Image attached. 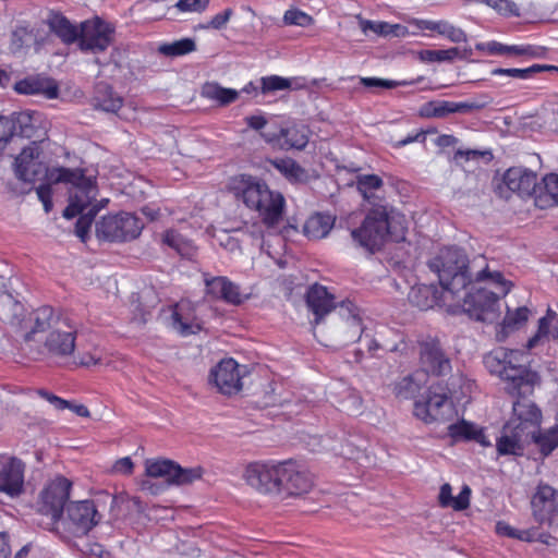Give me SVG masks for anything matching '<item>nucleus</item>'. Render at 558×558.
<instances>
[{
    "mask_svg": "<svg viewBox=\"0 0 558 558\" xmlns=\"http://www.w3.org/2000/svg\"><path fill=\"white\" fill-rule=\"evenodd\" d=\"M524 353L520 350L497 348L484 356L487 369L498 375L506 384V391L517 400L513 402L512 415L502 428L496 441L498 456H522L524 442L530 441L536 427L542 423V411L526 397L534 392L539 384V375L525 367L522 362Z\"/></svg>",
    "mask_w": 558,
    "mask_h": 558,
    "instance_id": "1",
    "label": "nucleus"
},
{
    "mask_svg": "<svg viewBox=\"0 0 558 558\" xmlns=\"http://www.w3.org/2000/svg\"><path fill=\"white\" fill-rule=\"evenodd\" d=\"M383 184V179L377 174L357 178V189L372 207L361 226L351 230V238L355 245L369 254L380 251L387 240L396 243L404 241L408 232L404 216L395 214L391 206L373 194Z\"/></svg>",
    "mask_w": 558,
    "mask_h": 558,
    "instance_id": "2",
    "label": "nucleus"
},
{
    "mask_svg": "<svg viewBox=\"0 0 558 558\" xmlns=\"http://www.w3.org/2000/svg\"><path fill=\"white\" fill-rule=\"evenodd\" d=\"M227 190L246 208L257 213L267 228H274L282 220L286 199L280 192L272 191L262 178L248 173L232 175Z\"/></svg>",
    "mask_w": 558,
    "mask_h": 558,
    "instance_id": "3",
    "label": "nucleus"
},
{
    "mask_svg": "<svg viewBox=\"0 0 558 558\" xmlns=\"http://www.w3.org/2000/svg\"><path fill=\"white\" fill-rule=\"evenodd\" d=\"M463 298L462 312L470 318L494 323L500 316L499 296L507 295L513 283L505 279L502 272L490 270L488 266L478 271Z\"/></svg>",
    "mask_w": 558,
    "mask_h": 558,
    "instance_id": "4",
    "label": "nucleus"
},
{
    "mask_svg": "<svg viewBox=\"0 0 558 558\" xmlns=\"http://www.w3.org/2000/svg\"><path fill=\"white\" fill-rule=\"evenodd\" d=\"M429 269L438 276L442 290L454 296L472 283L469 268V257L464 250L457 246H446L428 260Z\"/></svg>",
    "mask_w": 558,
    "mask_h": 558,
    "instance_id": "5",
    "label": "nucleus"
},
{
    "mask_svg": "<svg viewBox=\"0 0 558 558\" xmlns=\"http://www.w3.org/2000/svg\"><path fill=\"white\" fill-rule=\"evenodd\" d=\"M50 181L53 183H70L69 204L63 210V217L72 219L84 211L96 198L98 190L96 182L85 175L83 169H70L57 167L51 174Z\"/></svg>",
    "mask_w": 558,
    "mask_h": 558,
    "instance_id": "6",
    "label": "nucleus"
},
{
    "mask_svg": "<svg viewBox=\"0 0 558 558\" xmlns=\"http://www.w3.org/2000/svg\"><path fill=\"white\" fill-rule=\"evenodd\" d=\"M99 514L93 500L70 502L65 508V515H61L54 530L66 541L83 537L98 523Z\"/></svg>",
    "mask_w": 558,
    "mask_h": 558,
    "instance_id": "7",
    "label": "nucleus"
},
{
    "mask_svg": "<svg viewBox=\"0 0 558 558\" xmlns=\"http://www.w3.org/2000/svg\"><path fill=\"white\" fill-rule=\"evenodd\" d=\"M413 414L426 424L452 420L457 412L448 387L440 384L429 386L425 400L415 401Z\"/></svg>",
    "mask_w": 558,
    "mask_h": 558,
    "instance_id": "8",
    "label": "nucleus"
},
{
    "mask_svg": "<svg viewBox=\"0 0 558 558\" xmlns=\"http://www.w3.org/2000/svg\"><path fill=\"white\" fill-rule=\"evenodd\" d=\"M536 172L524 167H510L494 181V192L505 201L513 196L521 199L531 198L536 187Z\"/></svg>",
    "mask_w": 558,
    "mask_h": 558,
    "instance_id": "9",
    "label": "nucleus"
},
{
    "mask_svg": "<svg viewBox=\"0 0 558 558\" xmlns=\"http://www.w3.org/2000/svg\"><path fill=\"white\" fill-rule=\"evenodd\" d=\"M142 229L141 219L129 213L105 216L96 225L97 236L109 242L134 240L141 234Z\"/></svg>",
    "mask_w": 558,
    "mask_h": 558,
    "instance_id": "10",
    "label": "nucleus"
},
{
    "mask_svg": "<svg viewBox=\"0 0 558 558\" xmlns=\"http://www.w3.org/2000/svg\"><path fill=\"white\" fill-rule=\"evenodd\" d=\"M279 477L277 495L290 497L302 496L311 492L314 480L311 472L300 462L293 459L279 461Z\"/></svg>",
    "mask_w": 558,
    "mask_h": 558,
    "instance_id": "11",
    "label": "nucleus"
},
{
    "mask_svg": "<svg viewBox=\"0 0 558 558\" xmlns=\"http://www.w3.org/2000/svg\"><path fill=\"white\" fill-rule=\"evenodd\" d=\"M114 33V26L99 16L86 20L80 25L78 48L84 52H104L113 43Z\"/></svg>",
    "mask_w": 558,
    "mask_h": 558,
    "instance_id": "12",
    "label": "nucleus"
},
{
    "mask_svg": "<svg viewBox=\"0 0 558 558\" xmlns=\"http://www.w3.org/2000/svg\"><path fill=\"white\" fill-rule=\"evenodd\" d=\"M417 343L420 365L424 373L440 377L451 372V361L442 349L439 338L427 335L418 339Z\"/></svg>",
    "mask_w": 558,
    "mask_h": 558,
    "instance_id": "13",
    "label": "nucleus"
},
{
    "mask_svg": "<svg viewBox=\"0 0 558 558\" xmlns=\"http://www.w3.org/2000/svg\"><path fill=\"white\" fill-rule=\"evenodd\" d=\"M72 482L64 476H57L40 493L39 512L51 518L52 525L63 514L65 502L70 498Z\"/></svg>",
    "mask_w": 558,
    "mask_h": 558,
    "instance_id": "14",
    "label": "nucleus"
},
{
    "mask_svg": "<svg viewBox=\"0 0 558 558\" xmlns=\"http://www.w3.org/2000/svg\"><path fill=\"white\" fill-rule=\"evenodd\" d=\"M41 149L34 140L32 144L22 149L15 158V174L19 180L34 183L41 178H46L49 182L50 174L56 168H48L40 159Z\"/></svg>",
    "mask_w": 558,
    "mask_h": 558,
    "instance_id": "15",
    "label": "nucleus"
},
{
    "mask_svg": "<svg viewBox=\"0 0 558 558\" xmlns=\"http://www.w3.org/2000/svg\"><path fill=\"white\" fill-rule=\"evenodd\" d=\"M279 461H255L246 465L243 478L247 485L264 495H277Z\"/></svg>",
    "mask_w": 558,
    "mask_h": 558,
    "instance_id": "16",
    "label": "nucleus"
},
{
    "mask_svg": "<svg viewBox=\"0 0 558 558\" xmlns=\"http://www.w3.org/2000/svg\"><path fill=\"white\" fill-rule=\"evenodd\" d=\"M146 474L150 477H165L170 484L187 485L202 478V466L182 468L169 459H157L146 462Z\"/></svg>",
    "mask_w": 558,
    "mask_h": 558,
    "instance_id": "17",
    "label": "nucleus"
},
{
    "mask_svg": "<svg viewBox=\"0 0 558 558\" xmlns=\"http://www.w3.org/2000/svg\"><path fill=\"white\" fill-rule=\"evenodd\" d=\"M25 463L17 457L0 453V493L17 498L24 493Z\"/></svg>",
    "mask_w": 558,
    "mask_h": 558,
    "instance_id": "18",
    "label": "nucleus"
},
{
    "mask_svg": "<svg viewBox=\"0 0 558 558\" xmlns=\"http://www.w3.org/2000/svg\"><path fill=\"white\" fill-rule=\"evenodd\" d=\"M209 379L221 393L235 395L242 389L241 366L234 359H223L210 371Z\"/></svg>",
    "mask_w": 558,
    "mask_h": 558,
    "instance_id": "19",
    "label": "nucleus"
},
{
    "mask_svg": "<svg viewBox=\"0 0 558 558\" xmlns=\"http://www.w3.org/2000/svg\"><path fill=\"white\" fill-rule=\"evenodd\" d=\"M68 317L50 305H43L32 311L28 317L29 330L25 333V341H33L35 335L57 329L59 326H68Z\"/></svg>",
    "mask_w": 558,
    "mask_h": 558,
    "instance_id": "20",
    "label": "nucleus"
},
{
    "mask_svg": "<svg viewBox=\"0 0 558 558\" xmlns=\"http://www.w3.org/2000/svg\"><path fill=\"white\" fill-rule=\"evenodd\" d=\"M205 286L209 298L230 305H241L247 299V295L241 292V287L225 276L205 278Z\"/></svg>",
    "mask_w": 558,
    "mask_h": 558,
    "instance_id": "21",
    "label": "nucleus"
},
{
    "mask_svg": "<svg viewBox=\"0 0 558 558\" xmlns=\"http://www.w3.org/2000/svg\"><path fill=\"white\" fill-rule=\"evenodd\" d=\"M451 300L450 293L442 290L439 284H415L411 288L408 300L409 302L421 311H427L435 306L447 305V301Z\"/></svg>",
    "mask_w": 558,
    "mask_h": 558,
    "instance_id": "22",
    "label": "nucleus"
},
{
    "mask_svg": "<svg viewBox=\"0 0 558 558\" xmlns=\"http://www.w3.org/2000/svg\"><path fill=\"white\" fill-rule=\"evenodd\" d=\"M531 506L533 515L538 523H550L558 511L557 490L546 484L538 485L532 497Z\"/></svg>",
    "mask_w": 558,
    "mask_h": 558,
    "instance_id": "23",
    "label": "nucleus"
},
{
    "mask_svg": "<svg viewBox=\"0 0 558 558\" xmlns=\"http://www.w3.org/2000/svg\"><path fill=\"white\" fill-rule=\"evenodd\" d=\"M476 49L485 51L489 56H515L527 58H543L546 53V48L530 44L522 45H505L496 40L488 43H480Z\"/></svg>",
    "mask_w": 558,
    "mask_h": 558,
    "instance_id": "24",
    "label": "nucleus"
},
{
    "mask_svg": "<svg viewBox=\"0 0 558 558\" xmlns=\"http://www.w3.org/2000/svg\"><path fill=\"white\" fill-rule=\"evenodd\" d=\"M75 339L76 329L68 319V326H59L48 333L45 348L52 355L69 356L75 350Z\"/></svg>",
    "mask_w": 558,
    "mask_h": 558,
    "instance_id": "25",
    "label": "nucleus"
},
{
    "mask_svg": "<svg viewBox=\"0 0 558 558\" xmlns=\"http://www.w3.org/2000/svg\"><path fill=\"white\" fill-rule=\"evenodd\" d=\"M305 300L316 324L336 308L335 295L319 283H314L307 289Z\"/></svg>",
    "mask_w": 558,
    "mask_h": 558,
    "instance_id": "26",
    "label": "nucleus"
},
{
    "mask_svg": "<svg viewBox=\"0 0 558 558\" xmlns=\"http://www.w3.org/2000/svg\"><path fill=\"white\" fill-rule=\"evenodd\" d=\"M310 140V130L301 123H291L281 128L278 134L268 138L269 142H277L284 149H303Z\"/></svg>",
    "mask_w": 558,
    "mask_h": 558,
    "instance_id": "27",
    "label": "nucleus"
},
{
    "mask_svg": "<svg viewBox=\"0 0 558 558\" xmlns=\"http://www.w3.org/2000/svg\"><path fill=\"white\" fill-rule=\"evenodd\" d=\"M475 108L476 105L468 101L430 100L421 107L420 116L442 119L451 113H469Z\"/></svg>",
    "mask_w": 558,
    "mask_h": 558,
    "instance_id": "28",
    "label": "nucleus"
},
{
    "mask_svg": "<svg viewBox=\"0 0 558 558\" xmlns=\"http://www.w3.org/2000/svg\"><path fill=\"white\" fill-rule=\"evenodd\" d=\"M534 204L539 209H548L558 206V174L547 173L536 187L533 194Z\"/></svg>",
    "mask_w": 558,
    "mask_h": 558,
    "instance_id": "29",
    "label": "nucleus"
},
{
    "mask_svg": "<svg viewBox=\"0 0 558 558\" xmlns=\"http://www.w3.org/2000/svg\"><path fill=\"white\" fill-rule=\"evenodd\" d=\"M14 90L21 95H44L49 99L58 96L57 85L49 78L27 76L14 84Z\"/></svg>",
    "mask_w": 558,
    "mask_h": 558,
    "instance_id": "30",
    "label": "nucleus"
},
{
    "mask_svg": "<svg viewBox=\"0 0 558 558\" xmlns=\"http://www.w3.org/2000/svg\"><path fill=\"white\" fill-rule=\"evenodd\" d=\"M49 29L65 45L77 43L80 27L72 24L61 12L51 11L47 19Z\"/></svg>",
    "mask_w": 558,
    "mask_h": 558,
    "instance_id": "31",
    "label": "nucleus"
},
{
    "mask_svg": "<svg viewBox=\"0 0 558 558\" xmlns=\"http://www.w3.org/2000/svg\"><path fill=\"white\" fill-rule=\"evenodd\" d=\"M172 325L182 336L196 333L201 325L196 322L195 315L187 304H175L172 311Z\"/></svg>",
    "mask_w": 558,
    "mask_h": 558,
    "instance_id": "32",
    "label": "nucleus"
},
{
    "mask_svg": "<svg viewBox=\"0 0 558 558\" xmlns=\"http://www.w3.org/2000/svg\"><path fill=\"white\" fill-rule=\"evenodd\" d=\"M471 488L463 486L458 496H452V487L445 483L440 486L438 504L441 508H452L454 511H463L470 507Z\"/></svg>",
    "mask_w": 558,
    "mask_h": 558,
    "instance_id": "33",
    "label": "nucleus"
},
{
    "mask_svg": "<svg viewBox=\"0 0 558 558\" xmlns=\"http://www.w3.org/2000/svg\"><path fill=\"white\" fill-rule=\"evenodd\" d=\"M335 225V218L328 214L316 213L304 223V234L312 240H320L329 234Z\"/></svg>",
    "mask_w": 558,
    "mask_h": 558,
    "instance_id": "34",
    "label": "nucleus"
},
{
    "mask_svg": "<svg viewBox=\"0 0 558 558\" xmlns=\"http://www.w3.org/2000/svg\"><path fill=\"white\" fill-rule=\"evenodd\" d=\"M201 96L225 107L239 98V92L233 88L222 87L217 82H206L201 88Z\"/></svg>",
    "mask_w": 558,
    "mask_h": 558,
    "instance_id": "35",
    "label": "nucleus"
},
{
    "mask_svg": "<svg viewBox=\"0 0 558 558\" xmlns=\"http://www.w3.org/2000/svg\"><path fill=\"white\" fill-rule=\"evenodd\" d=\"M377 336L380 338V351L403 354L409 348L404 333L393 328L381 327Z\"/></svg>",
    "mask_w": 558,
    "mask_h": 558,
    "instance_id": "36",
    "label": "nucleus"
},
{
    "mask_svg": "<svg viewBox=\"0 0 558 558\" xmlns=\"http://www.w3.org/2000/svg\"><path fill=\"white\" fill-rule=\"evenodd\" d=\"M7 120L11 121L13 124L11 138L14 136H19L22 138L33 140L37 136V125L34 114L23 111L19 113H13L11 117H7Z\"/></svg>",
    "mask_w": 558,
    "mask_h": 558,
    "instance_id": "37",
    "label": "nucleus"
},
{
    "mask_svg": "<svg viewBox=\"0 0 558 558\" xmlns=\"http://www.w3.org/2000/svg\"><path fill=\"white\" fill-rule=\"evenodd\" d=\"M24 313V305L10 292L0 290V320L5 324L20 323Z\"/></svg>",
    "mask_w": 558,
    "mask_h": 558,
    "instance_id": "38",
    "label": "nucleus"
},
{
    "mask_svg": "<svg viewBox=\"0 0 558 558\" xmlns=\"http://www.w3.org/2000/svg\"><path fill=\"white\" fill-rule=\"evenodd\" d=\"M420 27L424 31L435 32L456 44L464 43L468 39L464 31H462L459 27H456L454 25L447 21L425 20L421 21Z\"/></svg>",
    "mask_w": 558,
    "mask_h": 558,
    "instance_id": "39",
    "label": "nucleus"
},
{
    "mask_svg": "<svg viewBox=\"0 0 558 558\" xmlns=\"http://www.w3.org/2000/svg\"><path fill=\"white\" fill-rule=\"evenodd\" d=\"M268 162L289 182L299 183L307 180L306 170L292 158L269 159Z\"/></svg>",
    "mask_w": 558,
    "mask_h": 558,
    "instance_id": "40",
    "label": "nucleus"
},
{
    "mask_svg": "<svg viewBox=\"0 0 558 558\" xmlns=\"http://www.w3.org/2000/svg\"><path fill=\"white\" fill-rule=\"evenodd\" d=\"M541 72H558V66L551 64H533L525 69L496 68L493 69L490 73L493 76H510L519 80H529L533 77L534 74Z\"/></svg>",
    "mask_w": 558,
    "mask_h": 558,
    "instance_id": "41",
    "label": "nucleus"
},
{
    "mask_svg": "<svg viewBox=\"0 0 558 558\" xmlns=\"http://www.w3.org/2000/svg\"><path fill=\"white\" fill-rule=\"evenodd\" d=\"M96 101L107 112H117L123 106V99L108 84L97 86Z\"/></svg>",
    "mask_w": 558,
    "mask_h": 558,
    "instance_id": "42",
    "label": "nucleus"
},
{
    "mask_svg": "<svg viewBox=\"0 0 558 558\" xmlns=\"http://www.w3.org/2000/svg\"><path fill=\"white\" fill-rule=\"evenodd\" d=\"M278 385L274 381L267 383L256 395L254 404L258 409L282 407L284 400L277 392Z\"/></svg>",
    "mask_w": 558,
    "mask_h": 558,
    "instance_id": "43",
    "label": "nucleus"
},
{
    "mask_svg": "<svg viewBox=\"0 0 558 558\" xmlns=\"http://www.w3.org/2000/svg\"><path fill=\"white\" fill-rule=\"evenodd\" d=\"M529 316L530 310L526 306H520L514 311L508 308L501 323V332L507 335L521 328L527 322Z\"/></svg>",
    "mask_w": 558,
    "mask_h": 558,
    "instance_id": "44",
    "label": "nucleus"
},
{
    "mask_svg": "<svg viewBox=\"0 0 558 558\" xmlns=\"http://www.w3.org/2000/svg\"><path fill=\"white\" fill-rule=\"evenodd\" d=\"M161 241L162 244L174 250L180 255H184L192 248V242L174 229L166 230L162 233Z\"/></svg>",
    "mask_w": 558,
    "mask_h": 558,
    "instance_id": "45",
    "label": "nucleus"
},
{
    "mask_svg": "<svg viewBox=\"0 0 558 558\" xmlns=\"http://www.w3.org/2000/svg\"><path fill=\"white\" fill-rule=\"evenodd\" d=\"M196 49V44L192 38H182L170 44L159 46V52L169 56L178 57L193 52Z\"/></svg>",
    "mask_w": 558,
    "mask_h": 558,
    "instance_id": "46",
    "label": "nucleus"
},
{
    "mask_svg": "<svg viewBox=\"0 0 558 558\" xmlns=\"http://www.w3.org/2000/svg\"><path fill=\"white\" fill-rule=\"evenodd\" d=\"M476 426L473 423L461 420L458 423L450 424L448 426V435L453 441L465 440L470 441L474 438Z\"/></svg>",
    "mask_w": 558,
    "mask_h": 558,
    "instance_id": "47",
    "label": "nucleus"
},
{
    "mask_svg": "<svg viewBox=\"0 0 558 558\" xmlns=\"http://www.w3.org/2000/svg\"><path fill=\"white\" fill-rule=\"evenodd\" d=\"M38 393H39V396H41L43 398L48 400L51 404H53L58 410L72 409L80 416H88L89 415L88 409L83 404L72 407L69 401H66L53 393H50L46 390H39Z\"/></svg>",
    "mask_w": 558,
    "mask_h": 558,
    "instance_id": "48",
    "label": "nucleus"
},
{
    "mask_svg": "<svg viewBox=\"0 0 558 558\" xmlns=\"http://www.w3.org/2000/svg\"><path fill=\"white\" fill-rule=\"evenodd\" d=\"M260 93L266 95L274 92L286 90L291 87L289 78L279 75H268L260 78Z\"/></svg>",
    "mask_w": 558,
    "mask_h": 558,
    "instance_id": "49",
    "label": "nucleus"
},
{
    "mask_svg": "<svg viewBox=\"0 0 558 558\" xmlns=\"http://www.w3.org/2000/svg\"><path fill=\"white\" fill-rule=\"evenodd\" d=\"M339 314L347 318L351 326L356 327L361 331L360 338H362L363 329L361 327L362 319L360 317L359 307L352 301L345 300L339 305Z\"/></svg>",
    "mask_w": 558,
    "mask_h": 558,
    "instance_id": "50",
    "label": "nucleus"
},
{
    "mask_svg": "<svg viewBox=\"0 0 558 558\" xmlns=\"http://www.w3.org/2000/svg\"><path fill=\"white\" fill-rule=\"evenodd\" d=\"M481 3H484L498 13L506 16H519L520 10L518 5L512 0H481Z\"/></svg>",
    "mask_w": 558,
    "mask_h": 558,
    "instance_id": "51",
    "label": "nucleus"
},
{
    "mask_svg": "<svg viewBox=\"0 0 558 558\" xmlns=\"http://www.w3.org/2000/svg\"><path fill=\"white\" fill-rule=\"evenodd\" d=\"M286 25L308 26L313 23V17L299 9H289L283 14Z\"/></svg>",
    "mask_w": 558,
    "mask_h": 558,
    "instance_id": "52",
    "label": "nucleus"
},
{
    "mask_svg": "<svg viewBox=\"0 0 558 558\" xmlns=\"http://www.w3.org/2000/svg\"><path fill=\"white\" fill-rule=\"evenodd\" d=\"M554 316H555V313L551 310H548L547 315L542 317L538 320V328H537L536 333L532 338H530L527 341L529 349L534 348L542 338H545L548 336L549 326L551 323V318Z\"/></svg>",
    "mask_w": 558,
    "mask_h": 558,
    "instance_id": "53",
    "label": "nucleus"
},
{
    "mask_svg": "<svg viewBox=\"0 0 558 558\" xmlns=\"http://www.w3.org/2000/svg\"><path fill=\"white\" fill-rule=\"evenodd\" d=\"M95 215L96 209L93 208L87 214L81 215L75 223V234L83 242H85L88 236Z\"/></svg>",
    "mask_w": 558,
    "mask_h": 558,
    "instance_id": "54",
    "label": "nucleus"
},
{
    "mask_svg": "<svg viewBox=\"0 0 558 558\" xmlns=\"http://www.w3.org/2000/svg\"><path fill=\"white\" fill-rule=\"evenodd\" d=\"M210 0H178L175 8L183 13H203L209 7Z\"/></svg>",
    "mask_w": 558,
    "mask_h": 558,
    "instance_id": "55",
    "label": "nucleus"
},
{
    "mask_svg": "<svg viewBox=\"0 0 558 558\" xmlns=\"http://www.w3.org/2000/svg\"><path fill=\"white\" fill-rule=\"evenodd\" d=\"M233 13L231 8H227L222 12L215 14L204 27L220 31L227 26Z\"/></svg>",
    "mask_w": 558,
    "mask_h": 558,
    "instance_id": "56",
    "label": "nucleus"
},
{
    "mask_svg": "<svg viewBox=\"0 0 558 558\" xmlns=\"http://www.w3.org/2000/svg\"><path fill=\"white\" fill-rule=\"evenodd\" d=\"M51 183L52 182L48 181V183L40 184L36 189L37 196L39 201L43 203L44 209L47 214L52 209L53 206Z\"/></svg>",
    "mask_w": 558,
    "mask_h": 558,
    "instance_id": "57",
    "label": "nucleus"
},
{
    "mask_svg": "<svg viewBox=\"0 0 558 558\" xmlns=\"http://www.w3.org/2000/svg\"><path fill=\"white\" fill-rule=\"evenodd\" d=\"M485 155L484 151L476 149H458L454 153L453 159L457 163L463 165L469 160H478L481 157Z\"/></svg>",
    "mask_w": 558,
    "mask_h": 558,
    "instance_id": "58",
    "label": "nucleus"
},
{
    "mask_svg": "<svg viewBox=\"0 0 558 558\" xmlns=\"http://www.w3.org/2000/svg\"><path fill=\"white\" fill-rule=\"evenodd\" d=\"M12 128V122L7 120V117L0 116V153L11 140Z\"/></svg>",
    "mask_w": 558,
    "mask_h": 558,
    "instance_id": "59",
    "label": "nucleus"
},
{
    "mask_svg": "<svg viewBox=\"0 0 558 558\" xmlns=\"http://www.w3.org/2000/svg\"><path fill=\"white\" fill-rule=\"evenodd\" d=\"M361 84L365 87H381L387 89H391L397 87L398 85H401L400 83H397L395 81L383 80L377 77H361Z\"/></svg>",
    "mask_w": 558,
    "mask_h": 558,
    "instance_id": "60",
    "label": "nucleus"
},
{
    "mask_svg": "<svg viewBox=\"0 0 558 558\" xmlns=\"http://www.w3.org/2000/svg\"><path fill=\"white\" fill-rule=\"evenodd\" d=\"M425 132L423 130L417 131L415 133L408 134L405 137L398 140L392 143L393 148H401L414 142L424 143L426 140Z\"/></svg>",
    "mask_w": 558,
    "mask_h": 558,
    "instance_id": "61",
    "label": "nucleus"
},
{
    "mask_svg": "<svg viewBox=\"0 0 558 558\" xmlns=\"http://www.w3.org/2000/svg\"><path fill=\"white\" fill-rule=\"evenodd\" d=\"M363 31H372L377 35H387L390 33V25L386 22L365 21L363 23Z\"/></svg>",
    "mask_w": 558,
    "mask_h": 558,
    "instance_id": "62",
    "label": "nucleus"
},
{
    "mask_svg": "<svg viewBox=\"0 0 558 558\" xmlns=\"http://www.w3.org/2000/svg\"><path fill=\"white\" fill-rule=\"evenodd\" d=\"M14 558H49L43 550L33 549L29 545L23 546Z\"/></svg>",
    "mask_w": 558,
    "mask_h": 558,
    "instance_id": "63",
    "label": "nucleus"
},
{
    "mask_svg": "<svg viewBox=\"0 0 558 558\" xmlns=\"http://www.w3.org/2000/svg\"><path fill=\"white\" fill-rule=\"evenodd\" d=\"M10 536L5 532H0V558L11 557Z\"/></svg>",
    "mask_w": 558,
    "mask_h": 558,
    "instance_id": "64",
    "label": "nucleus"
}]
</instances>
